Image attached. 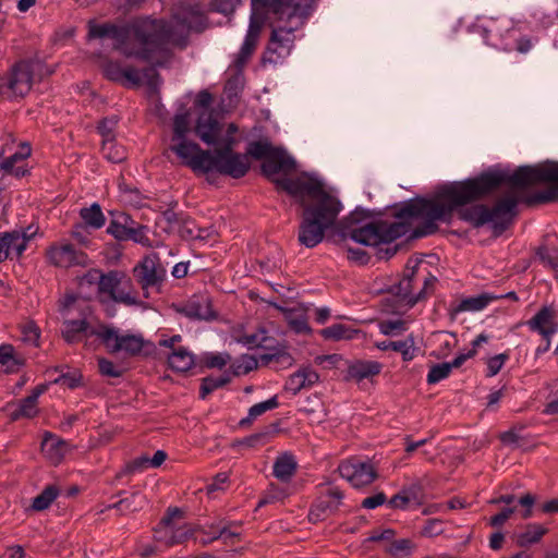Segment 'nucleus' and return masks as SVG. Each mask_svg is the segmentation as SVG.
<instances>
[{"label": "nucleus", "instance_id": "32", "mask_svg": "<svg viewBox=\"0 0 558 558\" xmlns=\"http://www.w3.org/2000/svg\"><path fill=\"white\" fill-rule=\"evenodd\" d=\"M381 371V364L376 361H357L348 368L350 378L361 381L378 375Z\"/></svg>", "mask_w": 558, "mask_h": 558}, {"label": "nucleus", "instance_id": "52", "mask_svg": "<svg viewBox=\"0 0 558 558\" xmlns=\"http://www.w3.org/2000/svg\"><path fill=\"white\" fill-rule=\"evenodd\" d=\"M407 328H408L407 322H404L402 319L383 320L379 324V330L385 336L399 335V333L405 331Z\"/></svg>", "mask_w": 558, "mask_h": 558}, {"label": "nucleus", "instance_id": "54", "mask_svg": "<svg viewBox=\"0 0 558 558\" xmlns=\"http://www.w3.org/2000/svg\"><path fill=\"white\" fill-rule=\"evenodd\" d=\"M301 411L307 415L312 424H320L326 418L324 403L319 400L317 401L316 407H304Z\"/></svg>", "mask_w": 558, "mask_h": 558}, {"label": "nucleus", "instance_id": "6", "mask_svg": "<svg viewBox=\"0 0 558 558\" xmlns=\"http://www.w3.org/2000/svg\"><path fill=\"white\" fill-rule=\"evenodd\" d=\"M170 150L194 173L216 172L233 179L245 175V159L238 155H231L229 144L225 149L205 150L198 144L183 138L178 142L171 141Z\"/></svg>", "mask_w": 558, "mask_h": 558}, {"label": "nucleus", "instance_id": "62", "mask_svg": "<svg viewBox=\"0 0 558 558\" xmlns=\"http://www.w3.org/2000/svg\"><path fill=\"white\" fill-rule=\"evenodd\" d=\"M98 367L102 376L117 378L122 375V371L113 362L105 357L98 360Z\"/></svg>", "mask_w": 558, "mask_h": 558}, {"label": "nucleus", "instance_id": "11", "mask_svg": "<svg viewBox=\"0 0 558 558\" xmlns=\"http://www.w3.org/2000/svg\"><path fill=\"white\" fill-rule=\"evenodd\" d=\"M275 0H251L253 13L250 19V25L244 41L234 61L238 68L243 66L248 61L256 48L264 22L263 19L257 16L255 12L263 10L267 13L268 16H270V5Z\"/></svg>", "mask_w": 558, "mask_h": 558}, {"label": "nucleus", "instance_id": "51", "mask_svg": "<svg viewBox=\"0 0 558 558\" xmlns=\"http://www.w3.org/2000/svg\"><path fill=\"white\" fill-rule=\"evenodd\" d=\"M147 227L141 223H135L128 229L125 241H133L142 245H149V238L147 236Z\"/></svg>", "mask_w": 558, "mask_h": 558}, {"label": "nucleus", "instance_id": "36", "mask_svg": "<svg viewBox=\"0 0 558 558\" xmlns=\"http://www.w3.org/2000/svg\"><path fill=\"white\" fill-rule=\"evenodd\" d=\"M296 461L291 453L279 456L274 463V475L281 482H289L296 471Z\"/></svg>", "mask_w": 558, "mask_h": 558}, {"label": "nucleus", "instance_id": "29", "mask_svg": "<svg viewBox=\"0 0 558 558\" xmlns=\"http://www.w3.org/2000/svg\"><path fill=\"white\" fill-rule=\"evenodd\" d=\"M498 295L490 293H482L461 300L457 304H451L450 314L457 316L463 312H478L484 310L490 302L498 300Z\"/></svg>", "mask_w": 558, "mask_h": 558}, {"label": "nucleus", "instance_id": "24", "mask_svg": "<svg viewBox=\"0 0 558 558\" xmlns=\"http://www.w3.org/2000/svg\"><path fill=\"white\" fill-rule=\"evenodd\" d=\"M318 381V373L312 366H303L288 377L284 390L295 396L303 389L312 388Z\"/></svg>", "mask_w": 558, "mask_h": 558}, {"label": "nucleus", "instance_id": "9", "mask_svg": "<svg viewBox=\"0 0 558 558\" xmlns=\"http://www.w3.org/2000/svg\"><path fill=\"white\" fill-rule=\"evenodd\" d=\"M99 340L109 353L124 352L128 355H137L146 344L141 333H121L118 328L111 325H101Z\"/></svg>", "mask_w": 558, "mask_h": 558}, {"label": "nucleus", "instance_id": "13", "mask_svg": "<svg viewBox=\"0 0 558 558\" xmlns=\"http://www.w3.org/2000/svg\"><path fill=\"white\" fill-rule=\"evenodd\" d=\"M418 263L420 262L415 260L414 266L410 272L404 275L397 284L391 287V292L399 296L400 300L410 307L424 300L428 294V290L432 289L437 281L435 276L428 274L423 280V288L418 291V293L414 294L412 291L415 281V268L417 267Z\"/></svg>", "mask_w": 558, "mask_h": 558}, {"label": "nucleus", "instance_id": "30", "mask_svg": "<svg viewBox=\"0 0 558 558\" xmlns=\"http://www.w3.org/2000/svg\"><path fill=\"white\" fill-rule=\"evenodd\" d=\"M182 511L179 508H169L167 510V514L161 519L158 527L155 529V539L159 543L165 544L166 546H171L170 541L172 542L174 523L173 519L177 517H181Z\"/></svg>", "mask_w": 558, "mask_h": 558}, {"label": "nucleus", "instance_id": "7", "mask_svg": "<svg viewBox=\"0 0 558 558\" xmlns=\"http://www.w3.org/2000/svg\"><path fill=\"white\" fill-rule=\"evenodd\" d=\"M478 27L485 44L496 49L506 52L517 50L520 53H526L532 49L531 38L521 36L519 29L505 16L488 19Z\"/></svg>", "mask_w": 558, "mask_h": 558}, {"label": "nucleus", "instance_id": "50", "mask_svg": "<svg viewBox=\"0 0 558 558\" xmlns=\"http://www.w3.org/2000/svg\"><path fill=\"white\" fill-rule=\"evenodd\" d=\"M452 367L449 365L448 362L433 365L427 374V384L435 385L439 383L440 380L447 378L450 375Z\"/></svg>", "mask_w": 558, "mask_h": 558}, {"label": "nucleus", "instance_id": "55", "mask_svg": "<svg viewBox=\"0 0 558 558\" xmlns=\"http://www.w3.org/2000/svg\"><path fill=\"white\" fill-rule=\"evenodd\" d=\"M412 542L407 538L393 541L389 547L388 553L393 557H404L410 555L412 550Z\"/></svg>", "mask_w": 558, "mask_h": 558}, {"label": "nucleus", "instance_id": "43", "mask_svg": "<svg viewBox=\"0 0 558 558\" xmlns=\"http://www.w3.org/2000/svg\"><path fill=\"white\" fill-rule=\"evenodd\" d=\"M263 364H274L276 368H287L292 365L293 357L284 349H276L274 352L259 356Z\"/></svg>", "mask_w": 558, "mask_h": 558}, {"label": "nucleus", "instance_id": "14", "mask_svg": "<svg viewBox=\"0 0 558 558\" xmlns=\"http://www.w3.org/2000/svg\"><path fill=\"white\" fill-rule=\"evenodd\" d=\"M343 497V492L337 486L328 485L322 488L311 507L308 513L310 521L319 522L333 515L342 506Z\"/></svg>", "mask_w": 558, "mask_h": 558}, {"label": "nucleus", "instance_id": "41", "mask_svg": "<svg viewBox=\"0 0 558 558\" xmlns=\"http://www.w3.org/2000/svg\"><path fill=\"white\" fill-rule=\"evenodd\" d=\"M547 533V529L538 523H531L526 526L525 531L517 536V543L521 547H525L538 543L541 538Z\"/></svg>", "mask_w": 558, "mask_h": 558}, {"label": "nucleus", "instance_id": "22", "mask_svg": "<svg viewBox=\"0 0 558 558\" xmlns=\"http://www.w3.org/2000/svg\"><path fill=\"white\" fill-rule=\"evenodd\" d=\"M329 228L304 214L302 215V220L299 227L298 240L301 245L313 248L317 246L325 236V232Z\"/></svg>", "mask_w": 558, "mask_h": 558}, {"label": "nucleus", "instance_id": "47", "mask_svg": "<svg viewBox=\"0 0 558 558\" xmlns=\"http://www.w3.org/2000/svg\"><path fill=\"white\" fill-rule=\"evenodd\" d=\"M488 341V336L485 335V333H480L473 341H472V349L469 350L468 352H461L459 353L453 360L452 362H448L449 365L452 367V368H458L460 367L461 365H463V363L465 361H468L469 359L473 357L476 352H477V348L482 344V343H486Z\"/></svg>", "mask_w": 558, "mask_h": 558}, {"label": "nucleus", "instance_id": "57", "mask_svg": "<svg viewBox=\"0 0 558 558\" xmlns=\"http://www.w3.org/2000/svg\"><path fill=\"white\" fill-rule=\"evenodd\" d=\"M270 437V432L256 433L236 441V445L246 446L250 448L264 446L269 441Z\"/></svg>", "mask_w": 558, "mask_h": 558}, {"label": "nucleus", "instance_id": "56", "mask_svg": "<svg viewBox=\"0 0 558 558\" xmlns=\"http://www.w3.org/2000/svg\"><path fill=\"white\" fill-rule=\"evenodd\" d=\"M229 360L228 354L222 353H206L202 356L201 362L208 368H222L227 365Z\"/></svg>", "mask_w": 558, "mask_h": 558}, {"label": "nucleus", "instance_id": "39", "mask_svg": "<svg viewBox=\"0 0 558 558\" xmlns=\"http://www.w3.org/2000/svg\"><path fill=\"white\" fill-rule=\"evenodd\" d=\"M376 348L381 351L392 350L401 353L403 361L408 362L414 359V342L412 339L402 341H379L376 343Z\"/></svg>", "mask_w": 558, "mask_h": 558}, {"label": "nucleus", "instance_id": "44", "mask_svg": "<svg viewBox=\"0 0 558 558\" xmlns=\"http://www.w3.org/2000/svg\"><path fill=\"white\" fill-rule=\"evenodd\" d=\"M278 405H279V402H278L277 396H274L266 401H263V402L252 405L248 410L247 416L240 421V425L245 426V425L250 424L251 422H253L255 418H257L265 412L278 408Z\"/></svg>", "mask_w": 558, "mask_h": 558}, {"label": "nucleus", "instance_id": "31", "mask_svg": "<svg viewBox=\"0 0 558 558\" xmlns=\"http://www.w3.org/2000/svg\"><path fill=\"white\" fill-rule=\"evenodd\" d=\"M169 367L178 373H185L195 365V355L187 349H175L167 355Z\"/></svg>", "mask_w": 558, "mask_h": 558}, {"label": "nucleus", "instance_id": "63", "mask_svg": "<svg viewBox=\"0 0 558 558\" xmlns=\"http://www.w3.org/2000/svg\"><path fill=\"white\" fill-rule=\"evenodd\" d=\"M128 227L122 225L117 218L112 219L107 228V233L118 241H125Z\"/></svg>", "mask_w": 558, "mask_h": 558}, {"label": "nucleus", "instance_id": "33", "mask_svg": "<svg viewBox=\"0 0 558 558\" xmlns=\"http://www.w3.org/2000/svg\"><path fill=\"white\" fill-rule=\"evenodd\" d=\"M241 526L240 521H230V522H223L219 521L217 522V533H211L213 535L209 538H203L202 543L204 545L210 544L214 541L222 539L225 544H229L230 539L232 538H239L241 536V533L238 531V529Z\"/></svg>", "mask_w": 558, "mask_h": 558}, {"label": "nucleus", "instance_id": "28", "mask_svg": "<svg viewBox=\"0 0 558 558\" xmlns=\"http://www.w3.org/2000/svg\"><path fill=\"white\" fill-rule=\"evenodd\" d=\"M46 391L45 385L37 386L29 396L20 401L19 408L10 414L11 421L33 418L38 414L37 400Z\"/></svg>", "mask_w": 558, "mask_h": 558}, {"label": "nucleus", "instance_id": "40", "mask_svg": "<svg viewBox=\"0 0 558 558\" xmlns=\"http://www.w3.org/2000/svg\"><path fill=\"white\" fill-rule=\"evenodd\" d=\"M59 495L60 488L57 485H48L39 495L33 499L31 508L34 511H44L51 506V504L59 497Z\"/></svg>", "mask_w": 558, "mask_h": 558}, {"label": "nucleus", "instance_id": "42", "mask_svg": "<svg viewBox=\"0 0 558 558\" xmlns=\"http://www.w3.org/2000/svg\"><path fill=\"white\" fill-rule=\"evenodd\" d=\"M357 331L343 325V324H333L329 327H326L319 331L320 336L326 340H350L354 338V335Z\"/></svg>", "mask_w": 558, "mask_h": 558}, {"label": "nucleus", "instance_id": "5", "mask_svg": "<svg viewBox=\"0 0 558 558\" xmlns=\"http://www.w3.org/2000/svg\"><path fill=\"white\" fill-rule=\"evenodd\" d=\"M315 0H275L270 5L272 32L267 45L265 60L278 63L287 58L294 47V32L299 29L314 10Z\"/></svg>", "mask_w": 558, "mask_h": 558}, {"label": "nucleus", "instance_id": "35", "mask_svg": "<svg viewBox=\"0 0 558 558\" xmlns=\"http://www.w3.org/2000/svg\"><path fill=\"white\" fill-rule=\"evenodd\" d=\"M24 363L25 360L15 354V349L12 344L5 343L0 345V367H2L5 373L12 374L19 372Z\"/></svg>", "mask_w": 558, "mask_h": 558}, {"label": "nucleus", "instance_id": "2", "mask_svg": "<svg viewBox=\"0 0 558 558\" xmlns=\"http://www.w3.org/2000/svg\"><path fill=\"white\" fill-rule=\"evenodd\" d=\"M173 17L171 22L143 17L125 25L89 21L87 39L108 37L114 40L113 49L126 58L162 64L170 57L172 46H186L189 32L203 20L195 8H190L186 13H177Z\"/></svg>", "mask_w": 558, "mask_h": 558}, {"label": "nucleus", "instance_id": "46", "mask_svg": "<svg viewBox=\"0 0 558 558\" xmlns=\"http://www.w3.org/2000/svg\"><path fill=\"white\" fill-rule=\"evenodd\" d=\"M230 381V377L228 375L220 376H207L202 379L201 388H199V398L205 400L208 395L214 392L215 390L223 387Z\"/></svg>", "mask_w": 558, "mask_h": 558}, {"label": "nucleus", "instance_id": "48", "mask_svg": "<svg viewBox=\"0 0 558 558\" xmlns=\"http://www.w3.org/2000/svg\"><path fill=\"white\" fill-rule=\"evenodd\" d=\"M236 126L231 123L229 124L228 129H227V132L223 133L222 132V137H221V147H216L215 149H225L227 147V145L229 144L230 145V154L231 155H238V156H241L243 157L245 160H244V163H245V174L248 172L250 170V167H251V163H250V160L247 158L246 155H243V154H240V153H235L233 150V147L236 143L235 138H234V133L236 132Z\"/></svg>", "mask_w": 558, "mask_h": 558}, {"label": "nucleus", "instance_id": "4", "mask_svg": "<svg viewBox=\"0 0 558 558\" xmlns=\"http://www.w3.org/2000/svg\"><path fill=\"white\" fill-rule=\"evenodd\" d=\"M276 184L303 207L305 216L328 228L333 227L343 209L340 199L315 175L303 173L296 178H282L276 180Z\"/></svg>", "mask_w": 558, "mask_h": 558}, {"label": "nucleus", "instance_id": "61", "mask_svg": "<svg viewBox=\"0 0 558 558\" xmlns=\"http://www.w3.org/2000/svg\"><path fill=\"white\" fill-rule=\"evenodd\" d=\"M537 256L544 263L546 266L550 267L555 275L557 274L558 269V255L554 254L548 247L541 246L537 250Z\"/></svg>", "mask_w": 558, "mask_h": 558}, {"label": "nucleus", "instance_id": "34", "mask_svg": "<svg viewBox=\"0 0 558 558\" xmlns=\"http://www.w3.org/2000/svg\"><path fill=\"white\" fill-rule=\"evenodd\" d=\"M80 217L82 219V222L80 223L87 229L98 230L106 223V217L98 203H93L88 207L81 208Z\"/></svg>", "mask_w": 558, "mask_h": 558}, {"label": "nucleus", "instance_id": "60", "mask_svg": "<svg viewBox=\"0 0 558 558\" xmlns=\"http://www.w3.org/2000/svg\"><path fill=\"white\" fill-rule=\"evenodd\" d=\"M173 532L172 542L170 541V545L172 546L182 544L194 535V530L189 524H183L180 526L174 524Z\"/></svg>", "mask_w": 558, "mask_h": 558}, {"label": "nucleus", "instance_id": "8", "mask_svg": "<svg viewBox=\"0 0 558 558\" xmlns=\"http://www.w3.org/2000/svg\"><path fill=\"white\" fill-rule=\"evenodd\" d=\"M246 156H251L257 160H263L262 171L267 177H271L279 172H291L295 168V160L286 149L275 147L268 141L251 142L247 146Z\"/></svg>", "mask_w": 558, "mask_h": 558}, {"label": "nucleus", "instance_id": "58", "mask_svg": "<svg viewBox=\"0 0 558 558\" xmlns=\"http://www.w3.org/2000/svg\"><path fill=\"white\" fill-rule=\"evenodd\" d=\"M509 357H510L509 353L504 352V353L497 354V355L488 359V361L486 363L487 364L486 376L493 377V376L497 375L500 372V369L502 368L506 361L509 360Z\"/></svg>", "mask_w": 558, "mask_h": 558}, {"label": "nucleus", "instance_id": "59", "mask_svg": "<svg viewBox=\"0 0 558 558\" xmlns=\"http://www.w3.org/2000/svg\"><path fill=\"white\" fill-rule=\"evenodd\" d=\"M117 124H118V120L116 117L105 118L99 122L97 130H98L99 134L101 135L102 140H113L114 138V129H116Z\"/></svg>", "mask_w": 558, "mask_h": 558}, {"label": "nucleus", "instance_id": "12", "mask_svg": "<svg viewBox=\"0 0 558 558\" xmlns=\"http://www.w3.org/2000/svg\"><path fill=\"white\" fill-rule=\"evenodd\" d=\"M133 275L141 286L144 296H149V291L160 292L166 277V270L156 254L145 256L133 269Z\"/></svg>", "mask_w": 558, "mask_h": 558}, {"label": "nucleus", "instance_id": "23", "mask_svg": "<svg viewBox=\"0 0 558 558\" xmlns=\"http://www.w3.org/2000/svg\"><path fill=\"white\" fill-rule=\"evenodd\" d=\"M525 325L531 331L539 333L543 338L553 337L557 331L554 308L543 306Z\"/></svg>", "mask_w": 558, "mask_h": 558}, {"label": "nucleus", "instance_id": "20", "mask_svg": "<svg viewBox=\"0 0 558 558\" xmlns=\"http://www.w3.org/2000/svg\"><path fill=\"white\" fill-rule=\"evenodd\" d=\"M101 325L94 327L85 317L78 319H64L62 323L61 335L64 341L69 344H75L83 340L95 336L99 339V331Z\"/></svg>", "mask_w": 558, "mask_h": 558}, {"label": "nucleus", "instance_id": "10", "mask_svg": "<svg viewBox=\"0 0 558 558\" xmlns=\"http://www.w3.org/2000/svg\"><path fill=\"white\" fill-rule=\"evenodd\" d=\"M33 86V63L28 60L15 62L8 74L0 76V89L8 93V98L24 97Z\"/></svg>", "mask_w": 558, "mask_h": 558}, {"label": "nucleus", "instance_id": "3", "mask_svg": "<svg viewBox=\"0 0 558 558\" xmlns=\"http://www.w3.org/2000/svg\"><path fill=\"white\" fill-rule=\"evenodd\" d=\"M439 187L437 189L435 196L433 198H413L405 203H403L393 214V216L398 219V221L388 222L386 220H374L366 221L365 219L369 218V211L365 209L356 208L353 210L348 217L342 219L338 229L343 239H351L354 242L365 245V246H379L381 244H387V247H379L377 251V256L379 259H389L393 255H396L399 245H390L397 239L405 235L410 230V223L407 221L408 219H422V223L417 226L412 233L413 238H424L435 233L438 230V221L441 222H450L452 216L448 220L435 219L433 220L436 229L427 234H418L422 230H425L424 227L429 222V217L423 214H415L414 210H409V206L415 204L420 201L427 202H441L438 198Z\"/></svg>", "mask_w": 558, "mask_h": 558}, {"label": "nucleus", "instance_id": "21", "mask_svg": "<svg viewBox=\"0 0 558 558\" xmlns=\"http://www.w3.org/2000/svg\"><path fill=\"white\" fill-rule=\"evenodd\" d=\"M101 71L106 78L123 85L138 86L142 81L138 70L133 66L123 68L119 61L105 60Z\"/></svg>", "mask_w": 558, "mask_h": 558}, {"label": "nucleus", "instance_id": "53", "mask_svg": "<svg viewBox=\"0 0 558 558\" xmlns=\"http://www.w3.org/2000/svg\"><path fill=\"white\" fill-rule=\"evenodd\" d=\"M150 466L149 457L141 456L130 461L125 468L118 474V477L125 474H134L137 472H142Z\"/></svg>", "mask_w": 558, "mask_h": 558}, {"label": "nucleus", "instance_id": "16", "mask_svg": "<svg viewBox=\"0 0 558 558\" xmlns=\"http://www.w3.org/2000/svg\"><path fill=\"white\" fill-rule=\"evenodd\" d=\"M339 473L354 487H362L374 482L377 474L371 461L352 458L339 464Z\"/></svg>", "mask_w": 558, "mask_h": 558}, {"label": "nucleus", "instance_id": "26", "mask_svg": "<svg viewBox=\"0 0 558 558\" xmlns=\"http://www.w3.org/2000/svg\"><path fill=\"white\" fill-rule=\"evenodd\" d=\"M31 146L26 143L20 145L17 151L13 155L5 157L1 162V169L9 174L16 178H23L28 173V169L25 167V160L31 156Z\"/></svg>", "mask_w": 558, "mask_h": 558}, {"label": "nucleus", "instance_id": "25", "mask_svg": "<svg viewBox=\"0 0 558 558\" xmlns=\"http://www.w3.org/2000/svg\"><path fill=\"white\" fill-rule=\"evenodd\" d=\"M71 449V445L66 440L50 432L45 433L41 450L51 463L59 464Z\"/></svg>", "mask_w": 558, "mask_h": 558}, {"label": "nucleus", "instance_id": "38", "mask_svg": "<svg viewBox=\"0 0 558 558\" xmlns=\"http://www.w3.org/2000/svg\"><path fill=\"white\" fill-rule=\"evenodd\" d=\"M146 504V497L138 492H133L129 497L121 498L117 502L107 506V509H116L121 514L140 511Z\"/></svg>", "mask_w": 558, "mask_h": 558}, {"label": "nucleus", "instance_id": "49", "mask_svg": "<svg viewBox=\"0 0 558 558\" xmlns=\"http://www.w3.org/2000/svg\"><path fill=\"white\" fill-rule=\"evenodd\" d=\"M190 133V120L187 113H178L173 118V134L171 141L187 138Z\"/></svg>", "mask_w": 558, "mask_h": 558}, {"label": "nucleus", "instance_id": "17", "mask_svg": "<svg viewBox=\"0 0 558 558\" xmlns=\"http://www.w3.org/2000/svg\"><path fill=\"white\" fill-rule=\"evenodd\" d=\"M28 230L31 228L0 233V263L22 256L34 235V232L28 233Z\"/></svg>", "mask_w": 558, "mask_h": 558}, {"label": "nucleus", "instance_id": "45", "mask_svg": "<svg viewBox=\"0 0 558 558\" xmlns=\"http://www.w3.org/2000/svg\"><path fill=\"white\" fill-rule=\"evenodd\" d=\"M101 153L106 159L114 163L123 161L126 157L125 149L113 140H102Z\"/></svg>", "mask_w": 558, "mask_h": 558}, {"label": "nucleus", "instance_id": "1", "mask_svg": "<svg viewBox=\"0 0 558 558\" xmlns=\"http://www.w3.org/2000/svg\"><path fill=\"white\" fill-rule=\"evenodd\" d=\"M538 183H553L549 189L534 195L537 203H547L558 198V162H545L537 166H522L514 171L494 168L480 175L463 181H454L439 186L438 198L441 202L420 201L409 206V210L429 217V222L418 234L433 232L435 219L448 220L459 209L461 220L474 228L492 225L496 235H500L512 222L518 199L514 196L500 198L492 208L477 204L463 208L507 184L513 187H527Z\"/></svg>", "mask_w": 558, "mask_h": 558}, {"label": "nucleus", "instance_id": "18", "mask_svg": "<svg viewBox=\"0 0 558 558\" xmlns=\"http://www.w3.org/2000/svg\"><path fill=\"white\" fill-rule=\"evenodd\" d=\"M123 275L117 270H110L102 274L97 291L100 294H107L110 300L124 305H136L137 299L131 291L120 288Z\"/></svg>", "mask_w": 558, "mask_h": 558}, {"label": "nucleus", "instance_id": "37", "mask_svg": "<svg viewBox=\"0 0 558 558\" xmlns=\"http://www.w3.org/2000/svg\"><path fill=\"white\" fill-rule=\"evenodd\" d=\"M490 502L505 504L507 507H513L515 506L514 504L520 505L524 508L521 512V517L523 519H529L532 515V507L535 502V497L532 494H525L520 498H517L514 495L507 494L493 499Z\"/></svg>", "mask_w": 558, "mask_h": 558}, {"label": "nucleus", "instance_id": "27", "mask_svg": "<svg viewBox=\"0 0 558 558\" xmlns=\"http://www.w3.org/2000/svg\"><path fill=\"white\" fill-rule=\"evenodd\" d=\"M181 312L193 319L208 320L215 316L209 298L202 294L192 295L182 306Z\"/></svg>", "mask_w": 558, "mask_h": 558}, {"label": "nucleus", "instance_id": "19", "mask_svg": "<svg viewBox=\"0 0 558 558\" xmlns=\"http://www.w3.org/2000/svg\"><path fill=\"white\" fill-rule=\"evenodd\" d=\"M195 133L203 143L221 147L222 124L213 111L203 110L199 113L195 125Z\"/></svg>", "mask_w": 558, "mask_h": 558}, {"label": "nucleus", "instance_id": "64", "mask_svg": "<svg viewBox=\"0 0 558 558\" xmlns=\"http://www.w3.org/2000/svg\"><path fill=\"white\" fill-rule=\"evenodd\" d=\"M517 506L505 507L500 512L489 519V524L494 527H500L515 512Z\"/></svg>", "mask_w": 558, "mask_h": 558}, {"label": "nucleus", "instance_id": "15", "mask_svg": "<svg viewBox=\"0 0 558 558\" xmlns=\"http://www.w3.org/2000/svg\"><path fill=\"white\" fill-rule=\"evenodd\" d=\"M46 256L51 265L61 268L86 267L89 263L88 255L77 250L71 243H54L50 245Z\"/></svg>", "mask_w": 558, "mask_h": 558}]
</instances>
